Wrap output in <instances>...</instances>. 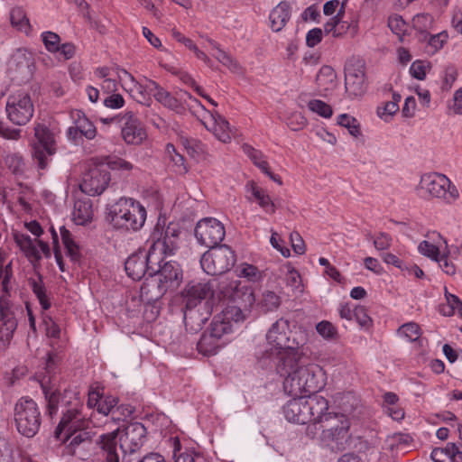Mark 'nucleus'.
Listing matches in <instances>:
<instances>
[{
	"mask_svg": "<svg viewBox=\"0 0 462 462\" xmlns=\"http://www.w3.org/2000/svg\"><path fill=\"white\" fill-rule=\"evenodd\" d=\"M265 339L266 347L256 351L257 358L271 359L276 369H285L295 358L302 356L300 348L307 343V334L300 329L291 336L290 321L281 318L267 330Z\"/></svg>",
	"mask_w": 462,
	"mask_h": 462,
	"instance_id": "obj_1",
	"label": "nucleus"
},
{
	"mask_svg": "<svg viewBox=\"0 0 462 462\" xmlns=\"http://www.w3.org/2000/svg\"><path fill=\"white\" fill-rule=\"evenodd\" d=\"M41 387L48 402L47 409L51 416L56 414L59 406L62 408V418L55 430L57 438L63 432H77L86 427L87 421L81 413L83 408L79 393L76 390H65L60 395L50 380L45 377L41 381Z\"/></svg>",
	"mask_w": 462,
	"mask_h": 462,
	"instance_id": "obj_2",
	"label": "nucleus"
},
{
	"mask_svg": "<svg viewBox=\"0 0 462 462\" xmlns=\"http://www.w3.org/2000/svg\"><path fill=\"white\" fill-rule=\"evenodd\" d=\"M240 282L222 280L218 282L216 279L199 280L189 282L183 291L187 303L190 305H199L203 303L214 304V295L216 288L218 286L220 292L224 297L230 298L234 302L241 300L244 305L251 306L254 301L253 291L249 287L239 288Z\"/></svg>",
	"mask_w": 462,
	"mask_h": 462,
	"instance_id": "obj_3",
	"label": "nucleus"
},
{
	"mask_svg": "<svg viewBox=\"0 0 462 462\" xmlns=\"http://www.w3.org/2000/svg\"><path fill=\"white\" fill-rule=\"evenodd\" d=\"M301 357L295 358V362L289 364L285 369H276L278 374L285 377L283 389L290 395L317 393L326 385L324 369L316 363H301Z\"/></svg>",
	"mask_w": 462,
	"mask_h": 462,
	"instance_id": "obj_4",
	"label": "nucleus"
},
{
	"mask_svg": "<svg viewBox=\"0 0 462 462\" xmlns=\"http://www.w3.org/2000/svg\"><path fill=\"white\" fill-rule=\"evenodd\" d=\"M5 254L0 250V282L4 294L0 297V352L9 345L17 327L16 313L22 309L14 304L9 297V283L13 277L12 263L5 265Z\"/></svg>",
	"mask_w": 462,
	"mask_h": 462,
	"instance_id": "obj_5",
	"label": "nucleus"
},
{
	"mask_svg": "<svg viewBox=\"0 0 462 462\" xmlns=\"http://www.w3.org/2000/svg\"><path fill=\"white\" fill-rule=\"evenodd\" d=\"M181 230L177 224L158 220L147 239L151 256L162 263L164 256L175 254L180 246Z\"/></svg>",
	"mask_w": 462,
	"mask_h": 462,
	"instance_id": "obj_6",
	"label": "nucleus"
},
{
	"mask_svg": "<svg viewBox=\"0 0 462 462\" xmlns=\"http://www.w3.org/2000/svg\"><path fill=\"white\" fill-rule=\"evenodd\" d=\"M111 223L117 229L140 230L146 220L145 208L132 198H120L110 210Z\"/></svg>",
	"mask_w": 462,
	"mask_h": 462,
	"instance_id": "obj_7",
	"label": "nucleus"
},
{
	"mask_svg": "<svg viewBox=\"0 0 462 462\" xmlns=\"http://www.w3.org/2000/svg\"><path fill=\"white\" fill-rule=\"evenodd\" d=\"M417 192L421 198L436 199L448 205L455 203L459 199V191L456 185L445 174L439 172L421 175Z\"/></svg>",
	"mask_w": 462,
	"mask_h": 462,
	"instance_id": "obj_8",
	"label": "nucleus"
},
{
	"mask_svg": "<svg viewBox=\"0 0 462 462\" xmlns=\"http://www.w3.org/2000/svg\"><path fill=\"white\" fill-rule=\"evenodd\" d=\"M14 420L20 434L26 438H32L37 434L42 423V415L36 402L23 396L14 403Z\"/></svg>",
	"mask_w": 462,
	"mask_h": 462,
	"instance_id": "obj_9",
	"label": "nucleus"
},
{
	"mask_svg": "<svg viewBox=\"0 0 462 462\" xmlns=\"http://www.w3.org/2000/svg\"><path fill=\"white\" fill-rule=\"evenodd\" d=\"M350 422L347 417L341 413H334L325 419L324 423L319 426V435L323 446L337 449H345L350 439Z\"/></svg>",
	"mask_w": 462,
	"mask_h": 462,
	"instance_id": "obj_10",
	"label": "nucleus"
},
{
	"mask_svg": "<svg viewBox=\"0 0 462 462\" xmlns=\"http://www.w3.org/2000/svg\"><path fill=\"white\" fill-rule=\"evenodd\" d=\"M235 263V252L226 245L210 247L200 259L201 268L209 275L223 274L229 271Z\"/></svg>",
	"mask_w": 462,
	"mask_h": 462,
	"instance_id": "obj_11",
	"label": "nucleus"
},
{
	"mask_svg": "<svg viewBox=\"0 0 462 462\" xmlns=\"http://www.w3.org/2000/svg\"><path fill=\"white\" fill-rule=\"evenodd\" d=\"M5 111L8 119L14 125H26L34 113V106L30 95L23 91L10 95L7 97Z\"/></svg>",
	"mask_w": 462,
	"mask_h": 462,
	"instance_id": "obj_12",
	"label": "nucleus"
},
{
	"mask_svg": "<svg viewBox=\"0 0 462 462\" xmlns=\"http://www.w3.org/2000/svg\"><path fill=\"white\" fill-rule=\"evenodd\" d=\"M198 242L207 247L218 245L225 238L224 225L214 217H204L200 219L194 230Z\"/></svg>",
	"mask_w": 462,
	"mask_h": 462,
	"instance_id": "obj_13",
	"label": "nucleus"
},
{
	"mask_svg": "<svg viewBox=\"0 0 462 462\" xmlns=\"http://www.w3.org/2000/svg\"><path fill=\"white\" fill-rule=\"evenodd\" d=\"M307 412H309V422H313L307 428V434L311 438L317 435L318 428L324 423L325 419L332 416L334 413L328 412V401L321 395L310 394L305 396Z\"/></svg>",
	"mask_w": 462,
	"mask_h": 462,
	"instance_id": "obj_14",
	"label": "nucleus"
},
{
	"mask_svg": "<svg viewBox=\"0 0 462 462\" xmlns=\"http://www.w3.org/2000/svg\"><path fill=\"white\" fill-rule=\"evenodd\" d=\"M121 126V134L127 144L139 145L147 137L141 122L132 111H125L115 119Z\"/></svg>",
	"mask_w": 462,
	"mask_h": 462,
	"instance_id": "obj_15",
	"label": "nucleus"
},
{
	"mask_svg": "<svg viewBox=\"0 0 462 462\" xmlns=\"http://www.w3.org/2000/svg\"><path fill=\"white\" fill-rule=\"evenodd\" d=\"M37 143L33 144V158L42 170L48 165L47 156L55 152L54 134L44 125H37L34 128Z\"/></svg>",
	"mask_w": 462,
	"mask_h": 462,
	"instance_id": "obj_16",
	"label": "nucleus"
},
{
	"mask_svg": "<svg viewBox=\"0 0 462 462\" xmlns=\"http://www.w3.org/2000/svg\"><path fill=\"white\" fill-rule=\"evenodd\" d=\"M118 78L123 82L125 89L131 93L138 103L146 106L150 105L151 96L153 95L154 89L157 88L155 81L146 79L145 83H140L125 69H122L119 72Z\"/></svg>",
	"mask_w": 462,
	"mask_h": 462,
	"instance_id": "obj_17",
	"label": "nucleus"
},
{
	"mask_svg": "<svg viewBox=\"0 0 462 462\" xmlns=\"http://www.w3.org/2000/svg\"><path fill=\"white\" fill-rule=\"evenodd\" d=\"M110 182V173L99 167H93L85 173L79 187L88 196H97L104 192Z\"/></svg>",
	"mask_w": 462,
	"mask_h": 462,
	"instance_id": "obj_18",
	"label": "nucleus"
},
{
	"mask_svg": "<svg viewBox=\"0 0 462 462\" xmlns=\"http://www.w3.org/2000/svg\"><path fill=\"white\" fill-rule=\"evenodd\" d=\"M196 105L201 107L205 112L203 116L202 123L205 127L212 132L214 135L223 143H228L231 141V129L229 123L217 112H209L201 105L200 101L194 98L192 100Z\"/></svg>",
	"mask_w": 462,
	"mask_h": 462,
	"instance_id": "obj_19",
	"label": "nucleus"
},
{
	"mask_svg": "<svg viewBox=\"0 0 462 462\" xmlns=\"http://www.w3.org/2000/svg\"><path fill=\"white\" fill-rule=\"evenodd\" d=\"M155 257L151 256V252L146 254L139 252L130 255L125 263V270L133 280H141L147 271L153 270V264H159Z\"/></svg>",
	"mask_w": 462,
	"mask_h": 462,
	"instance_id": "obj_20",
	"label": "nucleus"
},
{
	"mask_svg": "<svg viewBox=\"0 0 462 462\" xmlns=\"http://www.w3.org/2000/svg\"><path fill=\"white\" fill-rule=\"evenodd\" d=\"M213 311L212 304L203 303L199 305L186 304L184 311V324L187 330L196 333L202 328L208 320Z\"/></svg>",
	"mask_w": 462,
	"mask_h": 462,
	"instance_id": "obj_21",
	"label": "nucleus"
},
{
	"mask_svg": "<svg viewBox=\"0 0 462 462\" xmlns=\"http://www.w3.org/2000/svg\"><path fill=\"white\" fill-rule=\"evenodd\" d=\"M146 429L140 422L130 423L120 438V448L124 453H133L143 443Z\"/></svg>",
	"mask_w": 462,
	"mask_h": 462,
	"instance_id": "obj_22",
	"label": "nucleus"
},
{
	"mask_svg": "<svg viewBox=\"0 0 462 462\" xmlns=\"http://www.w3.org/2000/svg\"><path fill=\"white\" fill-rule=\"evenodd\" d=\"M345 88L348 97L356 98L365 94L366 89L365 71L362 68L349 67L346 70Z\"/></svg>",
	"mask_w": 462,
	"mask_h": 462,
	"instance_id": "obj_23",
	"label": "nucleus"
},
{
	"mask_svg": "<svg viewBox=\"0 0 462 462\" xmlns=\"http://www.w3.org/2000/svg\"><path fill=\"white\" fill-rule=\"evenodd\" d=\"M285 419L293 423L306 424L309 422L305 396L302 394L288 401L283 406Z\"/></svg>",
	"mask_w": 462,
	"mask_h": 462,
	"instance_id": "obj_24",
	"label": "nucleus"
},
{
	"mask_svg": "<svg viewBox=\"0 0 462 462\" xmlns=\"http://www.w3.org/2000/svg\"><path fill=\"white\" fill-rule=\"evenodd\" d=\"M162 280L157 278L153 273H149L140 288V298L148 303L160 300L168 291Z\"/></svg>",
	"mask_w": 462,
	"mask_h": 462,
	"instance_id": "obj_25",
	"label": "nucleus"
},
{
	"mask_svg": "<svg viewBox=\"0 0 462 462\" xmlns=\"http://www.w3.org/2000/svg\"><path fill=\"white\" fill-rule=\"evenodd\" d=\"M118 399L112 395L101 396L99 402L97 403V411L98 413L107 416L111 414V421L118 423L122 420L120 415L125 416L132 413V411L123 405L117 406Z\"/></svg>",
	"mask_w": 462,
	"mask_h": 462,
	"instance_id": "obj_26",
	"label": "nucleus"
},
{
	"mask_svg": "<svg viewBox=\"0 0 462 462\" xmlns=\"http://www.w3.org/2000/svg\"><path fill=\"white\" fill-rule=\"evenodd\" d=\"M246 192L248 193L247 199L251 202H256L259 207L266 213L273 215L276 207L268 195V193L255 182L250 181L245 186Z\"/></svg>",
	"mask_w": 462,
	"mask_h": 462,
	"instance_id": "obj_27",
	"label": "nucleus"
},
{
	"mask_svg": "<svg viewBox=\"0 0 462 462\" xmlns=\"http://www.w3.org/2000/svg\"><path fill=\"white\" fill-rule=\"evenodd\" d=\"M159 269L152 270L154 275L162 280V282L166 285L167 289L178 285L179 281L182 278V273L180 265L176 262L169 261L161 265L158 264Z\"/></svg>",
	"mask_w": 462,
	"mask_h": 462,
	"instance_id": "obj_28",
	"label": "nucleus"
},
{
	"mask_svg": "<svg viewBox=\"0 0 462 462\" xmlns=\"http://www.w3.org/2000/svg\"><path fill=\"white\" fill-rule=\"evenodd\" d=\"M119 428L109 433L102 434L99 437L98 444L101 448V457L104 462H119V455L117 453L116 438Z\"/></svg>",
	"mask_w": 462,
	"mask_h": 462,
	"instance_id": "obj_29",
	"label": "nucleus"
},
{
	"mask_svg": "<svg viewBox=\"0 0 462 462\" xmlns=\"http://www.w3.org/2000/svg\"><path fill=\"white\" fill-rule=\"evenodd\" d=\"M226 346V344L221 341V337L206 330L197 343V349L203 356H214Z\"/></svg>",
	"mask_w": 462,
	"mask_h": 462,
	"instance_id": "obj_30",
	"label": "nucleus"
},
{
	"mask_svg": "<svg viewBox=\"0 0 462 462\" xmlns=\"http://www.w3.org/2000/svg\"><path fill=\"white\" fill-rule=\"evenodd\" d=\"M316 81L322 96L328 97L337 86V73L330 66H323L316 77Z\"/></svg>",
	"mask_w": 462,
	"mask_h": 462,
	"instance_id": "obj_31",
	"label": "nucleus"
},
{
	"mask_svg": "<svg viewBox=\"0 0 462 462\" xmlns=\"http://www.w3.org/2000/svg\"><path fill=\"white\" fill-rule=\"evenodd\" d=\"M430 457L434 462H462V449L457 444L448 442L443 448H434Z\"/></svg>",
	"mask_w": 462,
	"mask_h": 462,
	"instance_id": "obj_32",
	"label": "nucleus"
},
{
	"mask_svg": "<svg viewBox=\"0 0 462 462\" xmlns=\"http://www.w3.org/2000/svg\"><path fill=\"white\" fill-rule=\"evenodd\" d=\"M208 330L212 334H216V337H221V341L227 345L232 339L234 324L225 320L224 318L217 314L213 318Z\"/></svg>",
	"mask_w": 462,
	"mask_h": 462,
	"instance_id": "obj_33",
	"label": "nucleus"
},
{
	"mask_svg": "<svg viewBox=\"0 0 462 462\" xmlns=\"http://www.w3.org/2000/svg\"><path fill=\"white\" fill-rule=\"evenodd\" d=\"M431 235L433 240L434 236H437L439 241L437 244H432L428 240H423L419 244L418 251L422 255L436 261L442 254V251H445L448 248V245L447 241L439 233L433 232Z\"/></svg>",
	"mask_w": 462,
	"mask_h": 462,
	"instance_id": "obj_34",
	"label": "nucleus"
},
{
	"mask_svg": "<svg viewBox=\"0 0 462 462\" xmlns=\"http://www.w3.org/2000/svg\"><path fill=\"white\" fill-rule=\"evenodd\" d=\"M93 218L92 203L89 199H77L72 211V220L76 225L84 226Z\"/></svg>",
	"mask_w": 462,
	"mask_h": 462,
	"instance_id": "obj_35",
	"label": "nucleus"
},
{
	"mask_svg": "<svg viewBox=\"0 0 462 462\" xmlns=\"http://www.w3.org/2000/svg\"><path fill=\"white\" fill-rule=\"evenodd\" d=\"M271 28L273 32H280L290 19V6L287 2H281L269 15Z\"/></svg>",
	"mask_w": 462,
	"mask_h": 462,
	"instance_id": "obj_36",
	"label": "nucleus"
},
{
	"mask_svg": "<svg viewBox=\"0 0 462 462\" xmlns=\"http://www.w3.org/2000/svg\"><path fill=\"white\" fill-rule=\"evenodd\" d=\"M10 22L12 26L17 31L23 32L27 36L32 35V27L23 7L15 6L11 9Z\"/></svg>",
	"mask_w": 462,
	"mask_h": 462,
	"instance_id": "obj_37",
	"label": "nucleus"
},
{
	"mask_svg": "<svg viewBox=\"0 0 462 462\" xmlns=\"http://www.w3.org/2000/svg\"><path fill=\"white\" fill-rule=\"evenodd\" d=\"M71 118L77 129L79 130L85 138L93 140L96 137L97 128L83 112L79 110L72 111Z\"/></svg>",
	"mask_w": 462,
	"mask_h": 462,
	"instance_id": "obj_38",
	"label": "nucleus"
},
{
	"mask_svg": "<svg viewBox=\"0 0 462 462\" xmlns=\"http://www.w3.org/2000/svg\"><path fill=\"white\" fill-rule=\"evenodd\" d=\"M14 241L28 259L38 261L42 258L36 245L28 235L16 233Z\"/></svg>",
	"mask_w": 462,
	"mask_h": 462,
	"instance_id": "obj_39",
	"label": "nucleus"
},
{
	"mask_svg": "<svg viewBox=\"0 0 462 462\" xmlns=\"http://www.w3.org/2000/svg\"><path fill=\"white\" fill-rule=\"evenodd\" d=\"M11 66L22 72L30 73L33 66V57L31 51L26 49H18L12 55Z\"/></svg>",
	"mask_w": 462,
	"mask_h": 462,
	"instance_id": "obj_40",
	"label": "nucleus"
},
{
	"mask_svg": "<svg viewBox=\"0 0 462 462\" xmlns=\"http://www.w3.org/2000/svg\"><path fill=\"white\" fill-rule=\"evenodd\" d=\"M165 152L169 160V166L175 173L183 175L188 172V167L185 163L184 157L176 151L173 144L167 143Z\"/></svg>",
	"mask_w": 462,
	"mask_h": 462,
	"instance_id": "obj_41",
	"label": "nucleus"
},
{
	"mask_svg": "<svg viewBox=\"0 0 462 462\" xmlns=\"http://www.w3.org/2000/svg\"><path fill=\"white\" fill-rule=\"evenodd\" d=\"M105 162L109 170L118 172L120 175L128 176L137 168L129 161L116 155H109L105 158Z\"/></svg>",
	"mask_w": 462,
	"mask_h": 462,
	"instance_id": "obj_42",
	"label": "nucleus"
},
{
	"mask_svg": "<svg viewBox=\"0 0 462 462\" xmlns=\"http://www.w3.org/2000/svg\"><path fill=\"white\" fill-rule=\"evenodd\" d=\"M448 32L442 31L433 35H430L428 33L426 39L420 38V41L427 42V45L425 46V51L428 54L433 55L443 48L444 44L448 42Z\"/></svg>",
	"mask_w": 462,
	"mask_h": 462,
	"instance_id": "obj_43",
	"label": "nucleus"
},
{
	"mask_svg": "<svg viewBox=\"0 0 462 462\" xmlns=\"http://www.w3.org/2000/svg\"><path fill=\"white\" fill-rule=\"evenodd\" d=\"M60 231L67 254L71 258L72 261H77L80 255L79 245L74 241L71 233L66 229L65 226H61Z\"/></svg>",
	"mask_w": 462,
	"mask_h": 462,
	"instance_id": "obj_44",
	"label": "nucleus"
},
{
	"mask_svg": "<svg viewBox=\"0 0 462 462\" xmlns=\"http://www.w3.org/2000/svg\"><path fill=\"white\" fill-rule=\"evenodd\" d=\"M60 231L67 254L71 258L72 261H77L80 255L79 245L74 241L71 233L66 229L65 226H61Z\"/></svg>",
	"mask_w": 462,
	"mask_h": 462,
	"instance_id": "obj_45",
	"label": "nucleus"
},
{
	"mask_svg": "<svg viewBox=\"0 0 462 462\" xmlns=\"http://www.w3.org/2000/svg\"><path fill=\"white\" fill-rule=\"evenodd\" d=\"M433 17L429 14H418L412 19L414 29L420 33V38H427V34L433 27Z\"/></svg>",
	"mask_w": 462,
	"mask_h": 462,
	"instance_id": "obj_46",
	"label": "nucleus"
},
{
	"mask_svg": "<svg viewBox=\"0 0 462 462\" xmlns=\"http://www.w3.org/2000/svg\"><path fill=\"white\" fill-rule=\"evenodd\" d=\"M29 284H30L33 293L37 297L39 303L42 306V310H46L50 309L51 301L47 295V291L43 285L42 278L39 277L38 279H30Z\"/></svg>",
	"mask_w": 462,
	"mask_h": 462,
	"instance_id": "obj_47",
	"label": "nucleus"
},
{
	"mask_svg": "<svg viewBox=\"0 0 462 462\" xmlns=\"http://www.w3.org/2000/svg\"><path fill=\"white\" fill-rule=\"evenodd\" d=\"M152 96L159 103L170 109L177 110L180 106L179 100L170 92L160 87L158 84L157 88L154 89Z\"/></svg>",
	"mask_w": 462,
	"mask_h": 462,
	"instance_id": "obj_48",
	"label": "nucleus"
},
{
	"mask_svg": "<svg viewBox=\"0 0 462 462\" xmlns=\"http://www.w3.org/2000/svg\"><path fill=\"white\" fill-rule=\"evenodd\" d=\"M212 47L217 50V54H215L216 59L222 63L225 67H226L229 70L235 73H239L241 71V67L238 62L233 59L229 54L221 50L216 42H211Z\"/></svg>",
	"mask_w": 462,
	"mask_h": 462,
	"instance_id": "obj_49",
	"label": "nucleus"
},
{
	"mask_svg": "<svg viewBox=\"0 0 462 462\" xmlns=\"http://www.w3.org/2000/svg\"><path fill=\"white\" fill-rule=\"evenodd\" d=\"M180 143L192 158H198L204 152V144L197 139L180 136Z\"/></svg>",
	"mask_w": 462,
	"mask_h": 462,
	"instance_id": "obj_50",
	"label": "nucleus"
},
{
	"mask_svg": "<svg viewBox=\"0 0 462 462\" xmlns=\"http://www.w3.org/2000/svg\"><path fill=\"white\" fill-rule=\"evenodd\" d=\"M236 273L237 277L245 278L249 282H254L261 279V273L258 268L246 263H240L236 267Z\"/></svg>",
	"mask_w": 462,
	"mask_h": 462,
	"instance_id": "obj_51",
	"label": "nucleus"
},
{
	"mask_svg": "<svg viewBox=\"0 0 462 462\" xmlns=\"http://www.w3.org/2000/svg\"><path fill=\"white\" fill-rule=\"evenodd\" d=\"M337 124L346 128L352 136L358 137L361 135L360 124L354 116L341 114L337 117Z\"/></svg>",
	"mask_w": 462,
	"mask_h": 462,
	"instance_id": "obj_52",
	"label": "nucleus"
},
{
	"mask_svg": "<svg viewBox=\"0 0 462 462\" xmlns=\"http://www.w3.org/2000/svg\"><path fill=\"white\" fill-rule=\"evenodd\" d=\"M398 333L400 337L410 342L418 340L421 336L420 326L415 322H408L402 325L398 329Z\"/></svg>",
	"mask_w": 462,
	"mask_h": 462,
	"instance_id": "obj_53",
	"label": "nucleus"
},
{
	"mask_svg": "<svg viewBox=\"0 0 462 462\" xmlns=\"http://www.w3.org/2000/svg\"><path fill=\"white\" fill-rule=\"evenodd\" d=\"M318 334L326 340L335 341L338 338L337 327L329 321L322 320L316 325Z\"/></svg>",
	"mask_w": 462,
	"mask_h": 462,
	"instance_id": "obj_54",
	"label": "nucleus"
},
{
	"mask_svg": "<svg viewBox=\"0 0 462 462\" xmlns=\"http://www.w3.org/2000/svg\"><path fill=\"white\" fill-rule=\"evenodd\" d=\"M45 49L51 53H57L60 44V37L53 32L46 31L41 34Z\"/></svg>",
	"mask_w": 462,
	"mask_h": 462,
	"instance_id": "obj_55",
	"label": "nucleus"
},
{
	"mask_svg": "<svg viewBox=\"0 0 462 462\" xmlns=\"http://www.w3.org/2000/svg\"><path fill=\"white\" fill-rule=\"evenodd\" d=\"M66 435L65 441H69V444L67 445L68 452L70 454L75 453V448L82 444L85 441H88V436L87 432L79 431V433L75 434L76 432H64Z\"/></svg>",
	"mask_w": 462,
	"mask_h": 462,
	"instance_id": "obj_56",
	"label": "nucleus"
},
{
	"mask_svg": "<svg viewBox=\"0 0 462 462\" xmlns=\"http://www.w3.org/2000/svg\"><path fill=\"white\" fill-rule=\"evenodd\" d=\"M310 111L318 114L324 118H330L333 111L331 106L326 102L319 99H312L308 103Z\"/></svg>",
	"mask_w": 462,
	"mask_h": 462,
	"instance_id": "obj_57",
	"label": "nucleus"
},
{
	"mask_svg": "<svg viewBox=\"0 0 462 462\" xmlns=\"http://www.w3.org/2000/svg\"><path fill=\"white\" fill-rule=\"evenodd\" d=\"M219 315L224 318L225 320H228L232 323H238L245 319V314L241 308L236 305L227 306Z\"/></svg>",
	"mask_w": 462,
	"mask_h": 462,
	"instance_id": "obj_58",
	"label": "nucleus"
},
{
	"mask_svg": "<svg viewBox=\"0 0 462 462\" xmlns=\"http://www.w3.org/2000/svg\"><path fill=\"white\" fill-rule=\"evenodd\" d=\"M398 110L396 103L387 101L377 107L376 114L384 122H390Z\"/></svg>",
	"mask_w": 462,
	"mask_h": 462,
	"instance_id": "obj_59",
	"label": "nucleus"
},
{
	"mask_svg": "<svg viewBox=\"0 0 462 462\" xmlns=\"http://www.w3.org/2000/svg\"><path fill=\"white\" fill-rule=\"evenodd\" d=\"M280 304L281 299L275 292L268 291L263 294L261 306L265 311L274 310L278 309Z\"/></svg>",
	"mask_w": 462,
	"mask_h": 462,
	"instance_id": "obj_60",
	"label": "nucleus"
},
{
	"mask_svg": "<svg viewBox=\"0 0 462 462\" xmlns=\"http://www.w3.org/2000/svg\"><path fill=\"white\" fill-rule=\"evenodd\" d=\"M367 240H372L374 243V245L375 249L381 251V250H386L392 245V237L387 233H379L375 236H373L370 233L366 235Z\"/></svg>",
	"mask_w": 462,
	"mask_h": 462,
	"instance_id": "obj_61",
	"label": "nucleus"
},
{
	"mask_svg": "<svg viewBox=\"0 0 462 462\" xmlns=\"http://www.w3.org/2000/svg\"><path fill=\"white\" fill-rule=\"evenodd\" d=\"M388 26L390 30L399 36L401 39L405 34L407 31V24L405 21L400 15H393L388 19Z\"/></svg>",
	"mask_w": 462,
	"mask_h": 462,
	"instance_id": "obj_62",
	"label": "nucleus"
},
{
	"mask_svg": "<svg viewBox=\"0 0 462 462\" xmlns=\"http://www.w3.org/2000/svg\"><path fill=\"white\" fill-rule=\"evenodd\" d=\"M448 305L444 308V314L447 316H452L456 311H461L462 302L459 298L454 294L446 292L445 294Z\"/></svg>",
	"mask_w": 462,
	"mask_h": 462,
	"instance_id": "obj_63",
	"label": "nucleus"
},
{
	"mask_svg": "<svg viewBox=\"0 0 462 462\" xmlns=\"http://www.w3.org/2000/svg\"><path fill=\"white\" fill-rule=\"evenodd\" d=\"M428 68L429 64L426 61L415 60L410 67V73L414 79L423 80L426 78Z\"/></svg>",
	"mask_w": 462,
	"mask_h": 462,
	"instance_id": "obj_64",
	"label": "nucleus"
}]
</instances>
